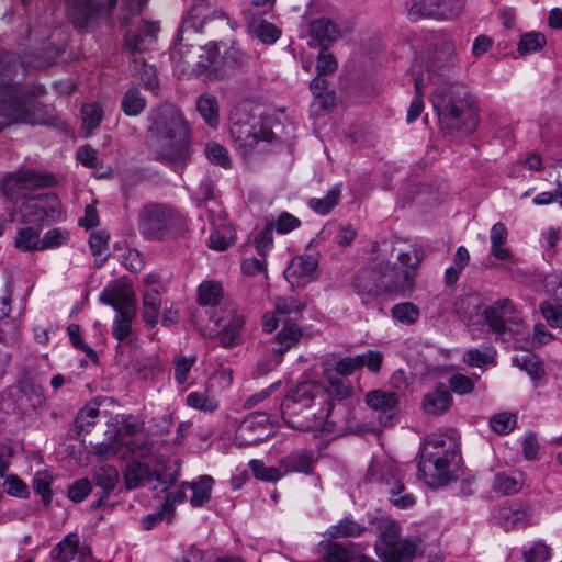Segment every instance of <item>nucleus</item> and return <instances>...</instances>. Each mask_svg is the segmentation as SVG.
I'll use <instances>...</instances> for the list:
<instances>
[{
	"instance_id": "nucleus-1",
	"label": "nucleus",
	"mask_w": 562,
	"mask_h": 562,
	"mask_svg": "<svg viewBox=\"0 0 562 562\" xmlns=\"http://www.w3.org/2000/svg\"><path fill=\"white\" fill-rule=\"evenodd\" d=\"M457 66L454 44L450 38L443 37L427 72L414 76L415 95L407 111V123H413L420 116L424 110L423 94L426 81L436 79L437 89L432 93L431 102L441 130L458 136L474 132L477 126V114L469 88L459 82L439 83L440 77L449 76Z\"/></svg>"
},
{
	"instance_id": "nucleus-2",
	"label": "nucleus",
	"mask_w": 562,
	"mask_h": 562,
	"mask_svg": "<svg viewBox=\"0 0 562 562\" xmlns=\"http://www.w3.org/2000/svg\"><path fill=\"white\" fill-rule=\"evenodd\" d=\"M334 405L326 386L317 381H304L289 390L280 412L284 423L300 431L331 432Z\"/></svg>"
},
{
	"instance_id": "nucleus-3",
	"label": "nucleus",
	"mask_w": 562,
	"mask_h": 562,
	"mask_svg": "<svg viewBox=\"0 0 562 562\" xmlns=\"http://www.w3.org/2000/svg\"><path fill=\"white\" fill-rule=\"evenodd\" d=\"M147 145L155 159L183 168L191 158L190 130L182 113L171 104L158 106L148 115Z\"/></svg>"
},
{
	"instance_id": "nucleus-4",
	"label": "nucleus",
	"mask_w": 562,
	"mask_h": 562,
	"mask_svg": "<svg viewBox=\"0 0 562 562\" xmlns=\"http://www.w3.org/2000/svg\"><path fill=\"white\" fill-rule=\"evenodd\" d=\"M23 64L11 54L0 56V130L11 123L42 124L35 92L15 81Z\"/></svg>"
},
{
	"instance_id": "nucleus-5",
	"label": "nucleus",
	"mask_w": 562,
	"mask_h": 562,
	"mask_svg": "<svg viewBox=\"0 0 562 562\" xmlns=\"http://www.w3.org/2000/svg\"><path fill=\"white\" fill-rule=\"evenodd\" d=\"M458 457L456 440L445 434L426 437L417 467V477L430 487L448 484L452 480V465Z\"/></svg>"
},
{
	"instance_id": "nucleus-6",
	"label": "nucleus",
	"mask_w": 562,
	"mask_h": 562,
	"mask_svg": "<svg viewBox=\"0 0 562 562\" xmlns=\"http://www.w3.org/2000/svg\"><path fill=\"white\" fill-rule=\"evenodd\" d=\"M223 297L224 290L220 282L203 281L198 288L199 304L212 308L210 321L214 323V327L210 329V334L218 336L220 344L229 348L240 342V330L245 321L232 308L216 310L217 306H221Z\"/></svg>"
},
{
	"instance_id": "nucleus-7",
	"label": "nucleus",
	"mask_w": 562,
	"mask_h": 562,
	"mask_svg": "<svg viewBox=\"0 0 562 562\" xmlns=\"http://www.w3.org/2000/svg\"><path fill=\"white\" fill-rule=\"evenodd\" d=\"M305 306L304 302L293 296L278 297L273 312L263 315L262 327L267 333L273 331L279 324H282V329L276 336L278 347L272 349V355L276 357V366L281 362L282 356L295 346L302 337V330L297 323L302 318V312Z\"/></svg>"
},
{
	"instance_id": "nucleus-8",
	"label": "nucleus",
	"mask_w": 562,
	"mask_h": 562,
	"mask_svg": "<svg viewBox=\"0 0 562 562\" xmlns=\"http://www.w3.org/2000/svg\"><path fill=\"white\" fill-rule=\"evenodd\" d=\"M137 228L148 241H166L179 237L184 232L186 221L168 204L148 203L138 212Z\"/></svg>"
},
{
	"instance_id": "nucleus-9",
	"label": "nucleus",
	"mask_w": 562,
	"mask_h": 562,
	"mask_svg": "<svg viewBox=\"0 0 562 562\" xmlns=\"http://www.w3.org/2000/svg\"><path fill=\"white\" fill-rule=\"evenodd\" d=\"M229 135L237 151L247 158L255 151H265L276 138L269 122L240 110L231 114Z\"/></svg>"
},
{
	"instance_id": "nucleus-10",
	"label": "nucleus",
	"mask_w": 562,
	"mask_h": 562,
	"mask_svg": "<svg viewBox=\"0 0 562 562\" xmlns=\"http://www.w3.org/2000/svg\"><path fill=\"white\" fill-rule=\"evenodd\" d=\"M423 259L424 251L420 248L411 247L408 250L398 251L397 262L400 263V268H396L395 265L379 263L383 294H395L403 297L409 296L414 289L415 277Z\"/></svg>"
},
{
	"instance_id": "nucleus-11",
	"label": "nucleus",
	"mask_w": 562,
	"mask_h": 562,
	"mask_svg": "<svg viewBox=\"0 0 562 562\" xmlns=\"http://www.w3.org/2000/svg\"><path fill=\"white\" fill-rule=\"evenodd\" d=\"M147 0H122V7L132 15L140 13ZM117 0H67L70 22L77 30H87L105 22L116 7Z\"/></svg>"
},
{
	"instance_id": "nucleus-12",
	"label": "nucleus",
	"mask_w": 562,
	"mask_h": 562,
	"mask_svg": "<svg viewBox=\"0 0 562 562\" xmlns=\"http://www.w3.org/2000/svg\"><path fill=\"white\" fill-rule=\"evenodd\" d=\"M19 213L25 224L48 225L59 220L60 201L54 193L30 195L22 201Z\"/></svg>"
},
{
	"instance_id": "nucleus-13",
	"label": "nucleus",
	"mask_w": 562,
	"mask_h": 562,
	"mask_svg": "<svg viewBox=\"0 0 562 562\" xmlns=\"http://www.w3.org/2000/svg\"><path fill=\"white\" fill-rule=\"evenodd\" d=\"M53 182L54 178L50 175L41 173L32 169L21 170L4 178L2 181V192L7 199L16 203L20 199L24 201L29 198L26 191L49 187Z\"/></svg>"
},
{
	"instance_id": "nucleus-14",
	"label": "nucleus",
	"mask_w": 562,
	"mask_h": 562,
	"mask_svg": "<svg viewBox=\"0 0 562 562\" xmlns=\"http://www.w3.org/2000/svg\"><path fill=\"white\" fill-rule=\"evenodd\" d=\"M270 434L269 417L266 413L254 412L239 424L235 442L239 447L254 446L263 441Z\"/></svg>"
},
{
	"instance_id": "nucleus-15",
	"label": "nucleus",
	"mask_w": 562,
	"mask_h": 562,
	"mask_svg": "<svg viewBox=\"0 0 562 562\" xmlns=\"http://www.w3.org/2000/svg\"><path fill=\"white\" fill-rule=\"evenodd\" d=\"M353 288L366 305L383 295L379 265L361 269L355 278Z\"/></svg>"
},
{
	"instance_id": "nucleus-16",
	"label": "nucleus",
	"mask_w": 562,
	"mask_h": 562,
	"mask_svg": "<svg viewBox=\"0 0 562 562\" xmlns=\"http://www.w3.org/2000/svg\"><path fill=\"white\" fill-rule=\"evenodd\" d=\"M318 261L310 255L294 257L284 271V278L292 286H303L315 279Z\"/></svg>"
},
{
	"instance_id": "nucleus-17",
	"label": "nucleus",
	"mask_w": 562,
	"mask_h": 562,
	"mask_svg": "<svg viewBox=\"0 0 562 562\" xmlns=\"http://www.w3.org/2000/svg\"><path fill=\"white\" fill-rule=\"evenodd\" d=\"M15 408L22 414H29L41 408L46 403L43 387L31 381L19 384L13 394Z\"/></svg>"
},
{
	"instance_id": "nucleus-18",
	"label": "nucleus",
	"mask_w": 562,
	"mask_h": 562,
	"mask_svg": "<svg viewBox=\"0 0 562 562\" xmlns=\"http://www.w3.org/2000/svg\"><path fill=\"white\" fill-rule=\"evenodd\" d=\"M99 300L112 306L116 313L136 311V300L132 290L121 282L110 283L100 294Z\"/></svg>"
},
{
	"instance_id": "nucleus-19",
	"label": "nucleus",
	"mask_w": 562,
	"mask_h": 562,
	"mask_svg": "<svg viewBox=\"0 0 562 562\" xmlns=\"http://www.w3.org/2000/svg\"><path fill=\"white\" fill-rule=\"evenodd\" d=\"M158 32L159 25L155 22H144L139 30L126 31L124 49L133 55L146 52L156 42Z\"/></svg>"
},
{
	"instance_id": "nucleus-20",
	"label": "nucleus",
	"mask_w": 562,
	"mask_h": 562,
	"mask_svg": "<svg viewBox=\"0 0 562 562\" xmlns=\"http://www.w3.org/2000/svg\"><path fill=\"white\" fill-rule=\"evenodd\" d=\"M380 481L390 487V502L394 506L405 509L415 504V496L412 493H404V483L397 472L391 467H384Z\"/></svg>"
},
{
	"instance_id": "nucleus-21",
	"label": "nucleus",
	"mask_w": 562,
	"mask_h": 562,
	"mask_svg": "<svg viewBox=\"0 0 562 562\" xmlns=\"http://www.w3.org/2000/svg\"><path fill=\"white\" fill-rule=\"evenodd\" d=\"M514 312V303L509 299H502L485 308L483 314L492 331L501 336L505 333L506 322L512 321Z\"/></svg>"
},
{
	"instance_id": "nucleus-22",
	"label": "nucleus",
	"mask_w": 562,
	"mask_h": 562,
	"mask_svg": "<svg viewBox=\"0 0 562 562\" xmlns=\"http://www.w3.org/2000/svg\"><path fill=\"white\" fill-rule=\"evenodd\" d=\"M376 555L385 562H412L417 554V541L415 539L397 540L396 544L389 549L375 543Z\"/></svg>"
},
{
	"instance_id": "nucleus-23",
	"label": "nucleus",
	"mask_w": 562,
	"mask_h": 562,
	"mask_svg": "<svg viewBox=\"0 0 562 562\" xmlns=\"http://www.w3.org/2000/svg\"><path fill=\"white\" fill-rule=\"evenodd\" d=\"M316 460L317 459L313 451L301 449L282 458L279 464L282 468L283 475L290 472L311 474Z\"/></svg>"
},
{
	"instance_id": "nucleus-24",
	"label": "nucleus",
	"mask_w": 562,
	"mask_h": 562,
	"mask_svg": "<svg viewBox=\"0 0 562 562\" xmlns=\"http://www.w3.org/2000/svg\"><path fill=\"white\" fill-rule=\"evenodd\" d=\"M310 89L314 95V101L311 104L313 114L321 115L324 111L333 106L335 94L328 90L326 77L316 76L311 81Z\"/></svg>"
},
{
	"instance_id": "nucleus-25",
	"label": "nucleus",
	"mask_w": 562,
	"mask_h": 562,
	"mask_svg": "<svg viewBox=\"0 0 562 562\" xmlns=\"http://www.w3.org/2000/svg\"><path fill=\"white\" fill-rule=\"evenodd\" d=\"M310 35L321 47H327L338 40L340 30L329 19L319 18L310 23Z\"/></svg>"
},
{
	"instance_id": "nucleus-26",
	"label": "nucleus",
	"mask_w": 562,
	"mask_h": 562,
	"mask_svg": "<svg viewBox=\"0 0 562 562\" xmlns=\"http://www.w3.org/2000/svg\"><path fill=\"white\" fill-rule=\"evenodd\" d=\"M370 525L374 532H376L380 541L385 546L383 549H389L391 546L396 544L401 535L398 522L387 516L380 515L373 517Z\"/></svg>"
},
{
	"instance_id": "nucleus-27",
	"label": "nucleus",
	"mask_w": 562,
	"mask_h": 562,
	"mask_svg": "<svg viewBox=\"0 0 562 562\" xmlns=\"http://www.w3.org/2000/svg\"><path fill=\"white\" fill-rule=\"evenodd\" d=\"M452 403V395L445 384L439 383L432 392L427 393L423 398L425 412L432 415L446 413Z\"/></svg>"
},
{
	"instance_id": "nucleus-28",
	"label": "nucleus",
	"mask_w": 562,
	"mask_h": 562,
	"mask_svg": "<svg viewBox=\"0 0 562 562\" xmlns=\"http://www.w3.org/2000/svg\"><path fill=\"white\" fill-rule=\"evenodd\" d=\"M120 479L119 471L111 465L98 468L93 473V482L103 491L102 496L92 505L99 508L109 498L110 493L115 488Z\"/></svg>"
},
{
	"instance_id": "nucleus-29",
	"label": "nucleus",
	"mask_w": 562,
	"mask_h": 562,
	"mask_svg": "<svg viewBox=\"0 0 562 562\" xmlns=\"http://www.w3.org/2000/svg\"><path fill=\"white\" fill-rule=\"evenodd\" d=\"M366 403L371 408L385 414L387 419H391L398 403V396L394 392L373 390L367 394Z\"/></svg>"
},
{
	"instance_id": "nucleus-30",
	"label": "nucleus",
	"mask_w": 562,
	"mask_h": 562,
	"mask_svg": "<svg viewBox=\"0 0 562 562\" xmlns=\"http://www.w3.org/2000/svg\"><path fill=\"white\" fill-rule=\"evenodd\" d=\"M154 476L157 481H161L160 476L151 472L147 464L142 462H132L126 467L124 482L127 490H135L145 483L150 482Z\"/></svg>"
},
{
	"instance_id": "nucleus-31",
	"label": "nucleus",
	"mask_w": 562,
	"mask_h": 562,
	"mask_svg": "<svg viewBox=\"0 0 562 562\" xmlns=\"http://www.w3.org/2000/svg\"><path fill=\"white\" fill-rule=\"evenodd\" d=\"M235 239V231L226 216L218 217V224L214 223V229L210 235V247L223 251L229 247Z\"/></svg>"
},
{
	"instance_id": "nucleus-32",
	"label": "nucleus",
	"mask_w": 562,
	"mask_h": 562,
	"mask_svg": "<svg viewBox=\"0 0 562 562\" xmlns=\"http://www.w3.org/2000/svg\"><path fill=\"white\" fill-rule=\"evenodd\" d=\"M525 485V474L520 471L510 473H497L493 481V490L504 495H513L518 493Z\"/></svg>"
},
{
	"instance_id": "nucleus-33",
	"label": "nucleus",
	"mask_w": 562,
	"mask_h": 562,
	"mask_svg": "<svg viewBox=\"0 0 562 562\" xmlns=\"http://www.w3.org/2000/svg\"><path fill=\"white\" fill-rule=\"evenodd\" d=\"M161 307V296L158 288H149L143 294V318L148 327H155Z\"/></svg>"
},
{
	"instance_id": "nucleus-34",
	"label": "nucleus",
	"mask_w": 562,
	"mask_h": 562,
	"mask_svg": "<svg viewBox=\"0 0 562 562\" xmlns=\"http://www.w3.org/2000/svg\"><path fill=\"white\" fill-rule=\"evenodd\" d=\"M250 35L265 44H273L281 36V30L273 23L261 19H252L248 24Z\"/></svg>"
},
{
	"instance_id": "nucleus-35",
	"label": "nucleus",
	"mask_w": 562,
	"mask_h": 562,
	"mask_svg": "<svg viewBox=\"0 0 562 562\" xmlns=\"http://www.w3.org/2000/svg\"><path fill=\"white\" fill-rule=\"evenodd\" d=\"M357 551V546L352 542L340 543L328 541L323 546L324 562H350Z\"/></svg>"
},
{
	"instance_id": "nucleus-36",
	"label": "nucleus",
	"mask_w": 562,
	"mask_h": 562,
	"mask_svg": "<svg viewBox=\"0 0 562 562\" xmlns=\"http://www.w3.org/2000/svg\"><path fill=\"white\" fill-rule=\"evenodd\" d=\"M136 311H125L116 313L112 324V335L121 344L132 342V324L135 318Z\"/></svg>"
},
{
	"instance_id": "nucleus-37",
	"label": "nucleus",
	"mask_w": 562,
	"mask_h": 562,
	"mask_svg": "<svg viewBox=\"0 0 562 562\" xmlns=\"http://www.w3.org/2000/svg\"><path fill=\"white\" fill-rule=\"evenodd\" d=\"M80 541L77 533H68L50 551V557L57 562H70L75 555L79 554Z\"/></svg>"
},
{
	"instance_id": "nucleus-38",
	"label": "nucleus",
	"mask_w": 562,
	"mask_h": 562,
	"mask_svg": "<svg viewBox=\"0 0 562 562\" xmlns=\"http://www.w3.org/2000/svg\"><path fill=\"white\" fill-rule=\"evenodd\" d=\"M508 231L505 224L498 222L491 228V254L498 260H507L510 258V251L504 247L507 243Z\"/></svg>"
},
{
	"instance_id": "nucleus-39",
	"label": "nucleus",
	"mask_w": 562,
	"mask_h": 562,
	"mask_svg": "<svg viewBox=\"0 0 562 562\" xmlns=\"http://www.w3.org/2000/svg\"><path fill=\"white\" fill-rule=\"evenodd\" d=\"M427 16L435 19H453L463 10L464 0H430Z\"/></svg>"
},
{
	"instance_id": "nucleus-40",
	"label": "nucleus",
	"mask_w": 562,
	"mask_h": 562,
	"mask_svg": "<svg viewBox=\"0 0 562 562\" xmlns=\"http://www.w3.org/2000/svg\"><path fill=\"white\" fill-rule=\"evenodd\" d=\"M195 108L205 123L215 127L218 124V102L216 97L210 93L201 94L195 102Z\"/></svg>"
},
{
	"instance_id": "nucleus-41",
	"label": "nucleus",
	"mask_w": 562,
	"mask_h": 562,
	"mask_svg": "<svg viewBox=\"0 0 562 562\" xmlns=\"http://www.w3.org/2000/svg\"><path fill=\"white\" fill-rule=\"evenodd\" d=\"M324 378L329 384V387H326L328 394L330 395V403L333 404V400L342 401L348 398L352 394V386L350 382L344 380L340 376L334 374L333 370L326 368L324 370Z\"/></svg>"
},
{
	"instance_id": "nucleus-42",
	"label": "nucleus",
	"mask_w": 562,
	"mask_h": 562,
	"mask_svg": "<svg viewBox=\"0 0 562 562\" xmlns=\"http://www.w3.org/2000/svg\"><path fill=\"white\" fill-rule=\"evenodd\" d=\"M483 311L479 294H468L456 302V312L465 322H471L474 317L480 316Z\"/></svg>"
},
{
	"instance_id": "nucleus-43",
	"label": "nucleus",
	"mask_w": 562,
	"mask_h": 562,
	"mask_svg": "<svg viewBox=\"0 0 562 562\" xmlns=\"http://www.w3.org/2000/svg\"><path fill=\"white\" fill-rule=\"evenodd\" d=\"M202 52V47H190L183 50L177 48L172 52L171 58L176 64V67L181 70L183 75L192 76L194 66H196V59H199V53Z\"/></svg>"
},
{
	"instance_id": "nucleus-44",
	"label": "nucleus",
	"mask_w": 562,
	"mask_h": 562,
	"mask_svg": "<svg viewBox=\"0 0 562 562\" xmlns=\"http://www.w3.org/2000/svg\"><path fill=\"white\" fill-rule=\"evenodd\" d=\"M213 483L214 480L209 475H202L198 481L188 483V487L192 491L190 504L193 507H201L210 501Z\"/></svg>"
},
{
	"instance_id": "nucleus-45",
	"label": "nucleus",
	"mask_w": 562,
	"mask_h": 562,
	"mask_svg": "<svg viewBox=\"0 0 562 562\" xmlns=\"http://www.w3.org/2000/svg\"><path fill=\"white\" fill-rule=\"evenodd\" d=\"M146 99L138 88H130L121 100V109L127 116H137L146 108Z\"/></svg>"
},
{
	"instance_id": "nucleus-46",
	"label": "nucleus",
	"mask_w": 562,
	"mask_h": 562,
	"mask_svg": "<svg viewBox=\"0 0 562 562\" xmlns=\"http://www.w3.org/2000/svg\"><path fill=\"white\" fill-rule=\"evenodd\" d=\"M14 246L24 252L41 250L40 231L31 226L19 229L14 238Z\"/></svg>"
},
{
	"instance_id": "nucleus-47",
	"label": "nucleus",
	"mask_w": 562,
	"mask_h": 562,
	"mask_svg": "<svg viewBox=\"0 0 562 562\" xmlns=\"http://www.w3.org/2000/svg\"><path fill=\"white\" fill-rule=\"evenodd\" d=\"M367 528L359 522L345 517L337 525L331 526L327 530V535L330 538H347V537H359Z\"/></svg>"
},
{
	"instance_id": "nucleus-48",
	"label": "nucleus",
	"mask_w": 562,
	"mask_h": 562,
	"mask_svg": "<svg viewBox=\"0 0 562 562\" xmlns=\"http://www.w3.org/2000/svg\"><path fill=\"white\" fill-rule=\"evenodd\" d=\"M341 189L340 186L337 184L327 192L326 196L321 199H311L308 205L318 214H328L338 204Z\"/></svg>"
},
{
	"instance_id": "nucleus-49",
	"label": "nucleus",
	"mask_w": 562,
	"mask_h": 562,
	"mask_svg": "<svg viewBox=\"0 0 562 562\" xmlns=\"http://www.w3.org/2000/svg\"><path fill=\"white\" fill-rule=\"evenodd\" d=\"M496 351L493 347H485L483 350L472 348L464 352L462 361L470 367L482 368L493 363Z\"/></svg>"
},
{
	"instance_id": "nucleus-50",
	"label": "nucleus",
	"mask_w": 562,
	"mask_h": 562,
	"mask_svg": "<svg viewBox=\"0 0 562 562\" xmlns=\"http://www.w3.org/2000/svg\"><path fill=\"white\" fill-rule=\"evenodd\" d=\"M82 128L86 131V136L97 128L103 119V111L97 103L85 104L81 108Z\"/></svg>"
},
{
	"instance_id": "nucleus-51",
	"label": "nucleus",
	"mask_w": 562,
	"mask_h": 562,
	"mask_svg": "<svg viewBox=\"0 0 562 562\" xmlns=\"http://www.w3.org/2000/svg\"><path fill=\"white\" fill-rule=\"evenodd\" d=\"M514 362L524 371L528 373V375L532 380H540L544 373L542 363L539 358L531 353H525L522 356H516L514 358Z\"/></svg>"
},
{
	"instance_id": "nucleus-52",
	"label": "nucleus",
	"mask_w": 562,
	"mask_h": 562,
	"mask_svg": "<svg viewBox=\"0 0 562 562\" xmlns=\"http://www.w3.org/2000/svg\"><path fill=\"white\" fill-rule=\"evenodd\" d=\"M100 409L95 405H86L81 408L75 419L78 432H89L97 423Z\"/></svg>"
},
{
	"instance_id": "nucleus-53",
	"label": "nucleus",
	"mask_w": 562,
	"mask_h": 562,
	"mask_svg": "<svg viewBox=\"0 0 562 562\" xmlns=\"http://www.w3.org/2000/svg\"><path fill=\"white\" fill-rule=\"evenodd\" d=\"M53 477L46 471H38L33 479V488L41 495L43 504L47 507L53 499V492L50 485Z\"/></svg>"
},
{
	"instance_id": "nucleus-54",
	"label": "nucleus",
	"mask_w": 562,
	"mask_h": 562,
	"mask_svg": "<svg viewBox=\"0 0 562 562\" xmlns=\"http://www.w3.org/2000/svg\"><path fill=\"white\" fill-rule=\"evenodd\" d=\"M547 38L540 32H529L520 37L518 52L520 55L536 53L546 45Z\"/></svg>"
},
{
	"instance_id": "nucleus-55",
	"label": "nucleus",
	"mask_w": 562,
	"mask_h": 562,
	"mask_svg": "<svg viewBox=\"0 0 562 562\" xmlns=\"http://www.w3.org/2000/svg\"><path fill=\"white\" fill-rule=\"evenodd\" d=\"M391 313L394 319L404 325H412L416 323L419 317L418 308L409 302L394 305Z\"/></svg>"
},
{
	"instance_id": "nucleus-56",
	"label": "nucleus",
	"mask_w": 562,
	"mask_h": 562,
	"mask_svg": "<svg viewBox=\"0 0 562 562\" xmlns=\"http://www.w3.org/2000/svg\"><path fill=\"white\" fill-rule=\"evenodd\" d=\"M249 467L255 477L261 481L274 482L283 476V471L281 467H266L263 462L259 460H251Z\"/></svg>"
},
{
	"instance_id": "nucleus-57",
	"label": "nucleus",
	"mask_w": 562,
	"mask_h": 562,
	"mask_svg": "<svg viewBox=\"0 0 562 562\" xmlns=\"http://www.w3.org/2000/svg\"><path fill=\"white\" fill-rule=\"evenodd\" d=\"M517 418L510 413H498L491 417L490 426L498 435L509 434L516 426Z\"/></svg>"
},
{
	"instance_id": "nucleus-58",
	"label": "nucleus",
	"mask_w": 562,
	"mask_h": 562,
	"mask_svg": "<svg viewBox=\"0 0 562 562\" xmlns=\"http://www.w3.org/2000/svg\"><path fill=\"white\" fill-rule=\"evenodd\" d=\"M109 239H110V235L104 231H97L90 235L89 247L91 249L92 255L94 257L103 256V258L101 259L100 266L108 258V254H105V252L108 250Z\"/></svg>"
},
{
	"instance_id": "nucleus-59",
	"label": "nucleus",
	"mask_w": 562,
	"mask_h": 562,
	"mask_svg": "<svg viewBox=\"0 0 562 562\" xmlns=\"http://www.w3.org/2000/svg\"><path fill=\"white\" fill-rule=\"evenodd\" d=\"M122 445L119 437H109L104 441L95 443L92 447V452L102 459H109L120 453Z\"/></svg>"
},
{
	"instance_id": "nucleus-60",
	"label": "nucleus",
	"mask_w": 562,
	"mask_h": 562,
	"mask_svg": "<svg viewBox=\"0 0 562 562\" xmlns=\"http://www.w3.org/2000/svg\"><path fill=\"white\" fill-rule=\"evenodd\" d=\"M187 405L205 413H212L218 407V403L213 397H209L201 392L190 393L187 396Z\"/></svg>"
},
{
	"instance_id": "nucleus-61",
	"label": "nucleus",
	"mask_w": 562,
	"mask_h": 562,
	"mask_svg": "<svg viewBox=\"0 0 562 562\" xmlns=\"http://www.w3.org/2000/svg\"><path fill=\"white\" fill-rule=\"evenodd\" d=\"M337 66L338 64L335 56L327 50V47H321L316 63L317 76L326 77L327 75L334 74Z\"/></svg>"
},
{
	"instance_id": "nucleus-62",
	"label": "nucleus",
	"mask_w": 562,
	"mask_h": 562,
	"mask_svg": "<svg viewBox=\"0 0 562 562\" xmlns=\"http://www.w3.org/2000/svg\"><path fill=\"white\" fill-rule=\"evenodd\" d=\"M91 491V482L88 479H79L68 486L67 496L71 502L78 504L85 501Z\"/></svg>"
},
{
	"instance_id": "nucleus-63",
	"label": "nucleus",
	"mask_w": 562,
	"mask_h": 562,
	"mask_svg": "<svg viewBox=\"0 0 562 562\" xmlns=\"http://www.w3.org/2000/svg\"><path fill=\"white\" fill-rule=\"evenodd\" d=\"M550 549L542 541L533 542L524 550V562H547L550 559Z\"/></svg>"
},
{
	"instance_id": "nucleus-64",
	"label": "nucleus",
	"mask_w": 562,
	"mask_h": 562,
	"mask_svg": "<svg viewBox=\"0 0 562 562\" xmlns=\"http://www.w3.org/2000/svg\"><path fill=\"white\" fill-rule=\"evenodd\" d=\"M543 286L547 294L562 304V273L548 274L543 280Z\"/></svg>"
}]
</instances>
